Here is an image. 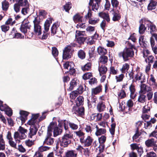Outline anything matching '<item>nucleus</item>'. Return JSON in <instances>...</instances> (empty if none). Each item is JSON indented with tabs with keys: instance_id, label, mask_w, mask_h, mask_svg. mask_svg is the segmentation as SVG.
Wrapping results in <instances>:
<instances>
[{
	"instance_id": "nucleus-1",
	"label": "nucleus",
	"mask_w": 157,
	"mask_h": 157,
	"mask_svg": "<svg viewBox=\"0 0 157 157\" xmlns=\"http://www.w3.org/2000/svg\"><path fill=\"white\" fill-rule=\"evenodd\" d=\"M66 122H64V128L65 132L60 140V145L63 147H67L71 142V139L73 138L72 132L69 129L66 125Z\"/></svg>"
},
{
	"instance_id": "nucleus-2",
	"label": "nucleus",
	"mask_w": 157,
	"mask_h": 157,
	"mask_svg": "<svg viewBox=\"0 0 157 157\" xmlns=\"http://www.w3.org/2000/svg\"><path fill=\"white\" fill-rule=\"evenodd\" d=\"M53 129V135L54 137L60 134L62 132V129L59 128L57 126L56 123L55 122L51 123L48 127L47 130L48 136H52Z\"/></svg>"
},
{
	"instance_id": "nucleus-3",
	"label": "nucleus",
	"mask_w": 157,
	"mask_h": 157,
	"mask_svg": "<svg viewBox=\"0 0 157 157\" xmlns=\"http://www.w3.org/2000/svg\"><path fill=\"white\" fill-rule=\"evenodd\" d=\"M134 54V51L131 48H126L123 52H119L118 54L120 57H123L124 61L128 60L129 58L133 57Z\"/></svg>"
},
{
	"instance_id": "nucleus-4",
	"label": "nucleus",
	"mask_w": 157,
	"mask_h": 157,
	"mask_svg": "<svg viewBox=\"0 0 157 157\" xmlns=\"http://www.w3.org/2000/svg\"><path fill=\"white\" fill-rule=\"evenodd\" d=\"M34 32L36 35L40 36L41 34V28L39 24L40 21L37 17H35L33 21Z\"/></svg>"
},
{
	"instance_id": "nucleus-5",
	"label": "nucleus",
	"mask_w": 157,
	"mask_h": 157,
	"mask_svg": "<svg viewBox=\"0 0 157 157\" xmlns=\"http://www.w3.org/2000/svg\"><path fill=\"white\" fill-rule=\"evenodd\" d=\"M72 47L68 45L63 50V59H68L71 57Z\"/></svg>"
},
{
	"instance_id": "nucleus-6",
	"label": "nucleus",
	"mask_w": 157,
	"mask_h": 157,
	"mask_svg": "<svg viewBox=\"0 0 157 157\" xmlns=\"http://www.w3.org/2000/svg\"><path fill=\"white\" fill-rule=\"evenodd\" d=\"M0 110L2 111H4L6 114L9 116H10L12 114L11 109L7 105L2 104V102L0 100Z\"/></svg>"
},
{
	"instance_id": "nucleus-7",
	"label": "nucleus",
	"mask_w": 157,
	"mask_h": 157,
	"mask_svg": "<svg viewBox=\"0 0 157 157\" xmlns=\"http://www.w3.org/2000/svg\"><path fill=\"white\" fill-rule=\"evenodd\" d=\"M145 78L144 75L141 72H138L135 75L134 79L132 80L133 82H136L138 81L141 83L145 82Z\"/></svg>"
},
{
	"instance_id": "nucleus-8",
	"label": "nucleus",
	"mask_w": 157,
	"mask_h": 157,
	"mask_svg": "<svg viewBox=\"0 0 157 157\" xmlns=\"http://www.w3.org/2000/svg\"><path fill=\"white\" fill-rule=\"evenodd\" d=\"M80 142L84 145L85 146H90L93 141V139L90 136H88L86 138L81 137L80 139Z\"/></svg>"
},
{
	"instance_id": "nucleus-9",
	"label": "nucleus",
	"mask_w": 157,
	"mask_h": 157,
	"mask_svg": "<svg viewBox=\"0 0 157 157\" xmlns=\"http://www.w3.org/2000/svg\"><path fill=\"white\" fill-rule=\"evenodd\" d=\"M157 35L156 34H152L150 38V42L152 49L154 52L156 54L157 53V48L155 45V42H157Z\"/></svg>"
},
{
	"instance_id": "nucleus-10",
	"label": "nucleus",
	"mask_w": 157,
	"mask_h": 157,
	"mask_svg": "<svg viewBox=\"0 0 157 157\" xmlns=\"http://www.w3.org/2000/svg\"><path fill=\"white\" fill-rule=\"evenodd\" d=\"M31 25L28 21H24L20 27V30L25 34L27 32V29H30Z\"/></svg>"
},
{
	"instance_id": "nucleus-11",
	"label": "nucleus",
	"mask_w": 157,
	"mask_h": 157,
	"mask_svg": "<svg viewBox=\"0 0 157 157\" xmlns=\"http://www.w3.org/2000/svg\"><path fill=\"white\" fill-rule=\"evenodd\" d=\"M38 130L37 126H31L30 128L29 136L30 138H33V141H35L36 139V136L35 135Z\"/></svg>"
},
{
	"instance_id": "nucleus-12",
	"label": "nucleus",
	"mask_w": 157,
	"mask_h": 157,
	"mask_svg": "<svg viewBox=\"0 0 157 157\" xmlns=\"http://www.w3.org/2000/svg\"><path fill=\"white\" fill-rule=\"evenodd\" d=\"M140 25L139 27V33L140 34H143L145 32L146 29L147 27L145 25V24L147 25L148 22L147 21L142 20L140 21Z\"/></svg>"
},
{
	"instance_id": "nucleus-13",
	"label": "nucleus",
	"mask_w": 157,
	"mask_h": 157,
	"mask_svg": "<svg viewBox=\"0 0 157 157\" xmlns=\"http://www.w3.org/2000/svg\"><path fill=\"white\" fill-rule=\"evenodd\" d=\"M13 137L16 143H19L21 140L25 139L26 137L18 132H16L14 133Z\"/></svg>"
},
{
	"instance_id": "nucleus-14",
	"label": "nucleus",
	"mask_w": 157,
	"mask_h": 157,
	"mask_svg": "<svg viewBox=\"0 0 157 157\" xmlns=\"http://www.w3.org/2000/svg\"><path fill=\"white\" fill-rule=\"evenodd\" d=\"M20 117L18 119H20L21 121L22 124L24 123L26 120L27 119V116L29 114V113L24 111H20Z\"/></svg>"
},
{
	"instance_id": "nucleus-15",
	"label": "nucleus",
	"mask_w": 157,
	"mask_h": 157,
	"mask_svg": "<svg viewBox=\"0 0 157 157\" xmlns=\"http://www.w3.org/2000/svg\"><path fill=\"white\" fill-rule=\"evenodd\" d=\"M112 11H113V20L115 21H118L120 19L121 17L120 10Z\"/></svg>"
},
{
	"instance_id": "nucleus-16",
	"label": "nucleus",
	"mask_w": 157,
	"mask_h": 157,
	"mask_svg": "<svg viewBox=\"0 0 157 157\" xmlns=\"http://www.w3.org/2000/svg\"><path fill=\"white\" fill-rule=\"evenodd\" d=\"M156 143V140L153 138L148 139L145 142L146 145L147 147H152Z\"/></svg>"
},
{
	"instance_id": "nucleus-17",
	"label": "nucleus",
	"mask_w": 157,
	"mask_h": 157,
	"mask_svg": "<svg viewBox=\"0 0 157 157\" xmlns=\"http://www.w3.org/2000/svg\"><path fill=\"white\" fill-rule=\"evenodd\" d=\"M111 2L113 8L112 10H120V7L119 6V2L117 0H111Z\"/></svg>"
},
{
	"instance_id": "nucleus-18",
	"label": "nucleus",
	"mask_w": 157,
	"mask_h": 157,
	"mask_svg": "<svg viewBox=\"0 0 157 157\" xmlns=\"http://www.w3.org/2000/svg\"><path fill=\"white\" fill-rule=\"evenodd\" d=\"M51 136H48L45 139L44 141V144L47 145H52L53 143L54 139L51 137Z\"/></svg>"
},
{
	"instance_id": "nucleus-19",
	"label": "nucleus",
	"mask_w": 157,
	"mask_h": 157,
	"mask_svg": "<svg viewBox=\"0 0 157 157\" xmlns=\"http://www.w3.org/2000/svg\"><path fill=\"white\" fill-rule=\"evenodd\" d=\"M129 89L131 93L130 97L132 99H134L136 96L135 86L132 84L129 86Z\"/></svg>"
},
{
	"instance_id": "nucleus-20",
	"label": "nucleus",
	"mask_w": 157,
	"mask_h": 157,
	"mask_svg": "<svg viewBox=\"0 0 157 157\" xmlns=\"http://www.w3.org/2000/svg\"><path fill=\"white\" fill-rule=\"evenodd\" d=\"M52 19L50 18L45 21L44 24V30L45 32H47L49 30L50 25L52 23Z\"/></svg>"
},
{
	"instance_id": "nucleus-21",
	"label": "nucleus",
	"mask_w": 157,
	"mask_h": 157,
	"mask_svg": "<svg viewBox=\"0 0 157 157\" xmlns=\"http://www.w3.org/2000/svg\"><path fill=\"white\" fill-rule=\"evenodd\" d=\"M157 2L154 0H151L147 6V9L148 10H152L155 9L157 5Z\"/></svg>"
},
{
	"instance_id": "nucleus-22",
	"label": "nucleus",
	"mask_w": 157,
	"mask_h": 157,
	"mask_svg": "<svg viewBox=\"0 0 157 157\" xmlns=\"http://www.w3.org/2000/svg\"><path fill=\"white\" fill-rule=\"evenodd\" d=\"M106 108L105 103L101 101L99 102L97 105V109L99 112H101L104 111Z\"/></svg>"
},
{
	"instance_id": "nucleus-23",
	"label": "nucleus",
	"mask_w": 157,
	"mask_h": 157,
	"mask_svg": "<svg viewBox=\"0 0 157 157\" xmlns=\"http://www.w3.org/2000/svg\"><path fill=\"white\" fill-rule=\"evenodd\" d=\"M151 90V88L144 84H141L140 85V91L143 94H145L147 92Z\"/></svg>"
},
{
	"instance_id": "nucleus-24",
	"label": "nucleus",
	"mask_w": 157,
	"mask_h": 157,
	"mask_svg": "<svg viewBox=\"0 0 157 157\" xmlns=\"http://www.w3.org/2000/svg\"><path fill=\"white\" fill-rule=\"evenodd\" d=\"M78 81L76 78H74L71 82L70 86L67 90L69 91L72 90L74 87L76 86Z\"/></svg>"
},
{
	"instance_id": "nucleus-25",
	"label": "nucleus",
	"mask_w": 157,
	"mask_h": 157,
	"mask_svg": "<svg viewBox=\"0 0 157 157\" xmlns=\"http://www.w3.org/2000/svg\"><path fill=\"white\" fill-rule=\"evenodd\" d=\"M59 25L58 22L54 23L51 28V33L53 35L55 34L59 29Z\"/></svg>"
},
{
	"instance_id": "nucleus-26",
	"label": "nucleus",
	"mask_w": 157,
	"mask_h": 157,
	"mask_svg": "<svg viewBox=\"0 0 157 157\" xmlns=\"http://www.w3.org/2000/svg\"><path fill=\"white\" fill-rule=\"evenodd\" d=\"M73 20L75 22H84L83 17L78 14H77L73 17Z\"/></svg>"
},
{
	"instance_id": "nucleus-27",
	"label": "nucleus",
	"mask_w": 157,
	"mask_h": 157,
	"mask_svg": "<svg viewBox=\"0 0 157 157\" xmlns=\"http://www.w3.org/2000/svg\"><path fill=\"white\" fill-rule=\"evenodd\" d=\"M99 17L105 19L106 21L109 22L110 21V18L109 14L105 12H101L98 13Z\"/></svg>"
},
{
	"instance_id": "nucleus-28",
	"label": "nucleus",
	"mask_w": 157,
	"mask_h": 157,
	"mask_svg": "<svg viewBox=\"0 0 157 157\" xmlns=\"http://www.w3.org/2000/svg\"><path fill=\"white\" fill-rule=\"evenodd\" d=\"M95 128H96V131L95 132L96 136L101 135L105 134L106 132V130L105 128H99L97 125H95Z\"/></svg>"
},
{
	"instance_id": "nucleus-29",
	"label": "nucleus",
	"mask_w": 157,
	"mask_h": 157,
	"mask_svg": "<svg viewBox=\"0 0 157 157\" xmlns=\"http://www.w3.org/2000/svg\"><path fill=\"white\" fill-rule=\"evenodd\" d=\"M65 121H66V125L67 126V124L68 123V125L73 130H77L78 128V125L71 122H68L67 121L65 120L64 122H64Z\"/></svg>"
},
{
	"instance_id": "nucleus-30",
	"label": "nucleus",
	"mask_w": 157,
	"mask_h": 157,
	"mask_svg": "<svg viewBox=\"0 0 157 157\" xmlns=\"http://www.w3.org/2000/svg\"><path fill=\"white\" fill-rule=\"evenodd\" d=\"M102 90L101 86H99L95 88H93L92 89L91 93L92 95H95L100 93Z\"/></svg>"
},
{
	"instance_id": "nucleus-31",
	"label": "nucleus",
	"mask_w": 157,
	"mask_h": 157,
	"mask_svg": "<svg viewBox=\"0 0 157 157\" xmlns=\"http://www.w3.org/2000/svg\"><path fill=\"white\" fill-rule=\"evenodd\" d=\"M8 0H5L2 3V8L3 10L7 11L9 7V3L7 1Z\"/></svg>"
},
{
	"instance_id": "nucleus-32",
	"label": "nucleus",
	"mask_w": 157,
	"mask_h": 157,
	"mask_svg": "<svg viewBox=\"0 0 157 157\" xmlns=\"http://www.w3.org/2000/svg\"><path fill=\"white\" fill-rule=\"evenodd\" d=\"M147 100V97L143 94H140L138 97V101L140 103H144Z\"/></svg>"
},
{
	"instance_id": "nucleus-33",
	"label": "nucleus",
	"mask_w": 157,
	"mask_h": 157,
	"mask_svg": "<svg viewBox=\"0 0 157 157\" xmlns=\"http://www.w3.org/2000/svg\"><path fill=\"white\" fill-rule=\"evenodd\" d=\"M97 51L99 55L102 56L105 55L107 52V50L101 47L98 48Z\"/></svg>"
},
{
	"instance_id": "nucleus-34",
	"label": "nucleus",
	"mask_w": 157,
	"mask_h": 157,
	"mask_svg": "<svg viewBox=\"0 0 157 157\" xmlns=\"http://www.w3.org/2000/svg\"><path fill=\"white\" fill-rule=\"evenodd\" d=\"M84 99L83 97L79 96L76 99V103L77 106H79L83 104Z\"/></svg>"
},
{
	"instance_id": "nucleus-35",
	"label": "nucleus",
	"mask_w": 157,
	"mask_h": 157,
	"mask_svg": "<svg viewBox=\"0 0 157 157\" xmlns=\"http://www.w3.org/2000/svg\"><path fill=\"white\" fill-rule=\"evenodd\" d=\"M95 128V126L91 124L86 125L85 130L86 132L91 133L92 131Z\"/></svg>"
},
{
	"instance_id": "nucleus-36",
	"label": "nucleus",
	"mask_w": 157,
	"mask_h": 157,
	"mask_svg": "<svg viewBox=\"0 0 157 157\" xmlns=\"http://www.w3.org/2000/svg\"><path fill=\"white\" fill-rule=\"evenodd\" d=\"M98 70L100 75L102 76V75L106 73L107 69L105 66L102 65L101 66L99 67Z\"/></svg>"
},
{
	"instance_id": "nucleus-37",
	"label": "nucleus",
	"mask_w": 157,
	"mask_h": 157,
	"mask_svg": "<svg viewBox=\"0 0 157 157\" xmlns=\"http://www.w3.org/2000/svg\"><path fill=\"white\" fill-rule=\"evenodd\" d=\"M5 146V142L3 138L2 135L0 134V150H4Z\"/></svg>"
},
{
	"instance_id": "nucleus-38",
	"label": "nucleus",
	"mask_w": 157,
	"mask_h": 157,
	"mask_svg": "<svg viewBox=\"0 0 157 157\" xmlns=\"http://www.w3.org/2000/svg\"><path fill=\"white\" fill-rule=\"evenodd\" d=\"M74 65L73 62H67L64 64V67L65 69L69 70V68H73Z\"/></svg>"
},
{
	"instance_id": "nucleus-39",
	"label": "nucleus",
	"mask_w": 157,
	"mask_h": 157,
	"mask_svg": "<svg viewBox=\"0 0 157 157\" xmlns=\"http://www.w3.org/2000/svg\"><path fill=\"white\" fill-rule=\"evenodd\" d=\"M91 67V64L90 63H88L85 64L84 66L81 67L82 71H86L90 70Z\"/></svg>"
},
{
	"instance_id": "nucleus-40",
	"label": "nucleus",
	"mask_w": 157,
	"mask_h": 157,
	"mask_svg": "<svg viewBox=\"0 0 157 157\" xmlns=\"http://www.w3.org/2000/svg\"><path fill=\"white\" fill-rule=\"evenodd\" d=\"M93 3V4L92 7V10H97L99 8V5H100L94 2L93 0H90L89 3V5L91 6Z\"/></svg>"
},
{
	"instance_id": "nucleus-41",
	"label": "nucleus",
	"mask_w": 157,
	"mask_h": 157,
	"mask_svg": "<svg viewBox=\"0 0 157 157\" xmlns=\"http://www.w3.org/2000/svg\"><path fill=\"white\" fill-rule=\"evenodd\" d=\"M145 36H141L140 37L139 39V42L140 45L143 47H145L146 39L144 38Z\"/></svg>"
},
{
	"instance_id": "nucleus-42",
	"label": "nucleus",
	"mask_w": 157,
	"mask_h": 157,
	"mask_svg": "<svg viewBox=\"0 0 157 157\" xmlns=\"http://www.w3.org/2000/svg\"><path fill=\"white\" fill-rule=\"evenodd\" d=\"M86 33L89 35L95 32V28L94 27L92 26H88L86 29Z\"/></svg>"
},
{
	"instance_id": "nucleus-43",
	"label": "nucleus",
	"mask_w": 157,
	"mask_h": 157,
	"mask_svg": "<svg viewBox=\"0 0 157 157\" xmlns=\"http://www.w3.org/2000/svg\"><path fill=\"white\" fill-rule=\"evenodd\" d=\"M129 68V66L128 63H125L123 64L122 68L121 69V71L122 73H125L127 71Z\"/></svg>"
},
{
	"instance_id": "nucleus-44",
	"label": "nucleus",
	"mask_w": 157,
	"mask_h": 157,
	"mask_svg": "<svg viewBox=\"0 0 157 157\" xmlns=\"http://www.w3.org/2000/svg\"><path fill=\"white\" fill-rule=\"evenodd\" d=\"M18 3L22 7H25L29 6L28 2L27 0H19Z\"/></svg>"
},
{
	"instance_id": "nucleus-45",
	"label": "nucleus",
	"mask_w": 157,
	"mask_h": 157,
	"mask_svg": "<svg viewBox=\"0 0 157 157\" xmlns=\"http://www.w3.org/2000/svg\"><path fill=\"white\" fill-rule=\"evenodd\" d=\"M78 55L79 58L82 59L85 58L86 54L83 50H80L78 52Z\"/></svg>"
},
{
	"instance_id": "nucleus-46",
	"label": "nucleus",
	"mask_w": 157,
	"mask_h": 157,
	"mask_svg": "<svg viewBox=\"0 0 157 157\" xmlns=\"http://www.w3.org/2000/svg\"><path fill=\"white\" fill-rule=\"evenodd\" d=\"M77 154L73 151H68L66 154V157H76Z\"/></svg>"
},
{
	"instance_id": "nucleus-47",
	"label": "nucleus",
	"mask_w": 157,
	"mask_h": 157,
	"mask_svg": "<svg viewBox=\"0 0 157 157\" xmlns=\"http://www.w3.org/2000/svg\"><path fill=\"white\" fill-rule=\"evenodd\" d=\"M27 129L21 126H20L17 132H18L21 134L23 135H24V136L26 137V134L27 133Z\"/></svg>"
},
{
	"instance_id": "nucleus-48",
	"label": "nucleus",
	"mask_w": 157,
	"mask_h": 157,
	"mask_svg": "<svg viewBox=\"0 0 157 157\" xmlns=\"http://www.w3.org/2000/svg\"><path fill=\"white\" fill-rule=\"evenodd\" d=\"M27 124L29 125H31V126H37V121L36 120L32 118L28 121L27 122Z\"/></svg>"
},
{
	"instance_id": "nucleus-49",
	"label": "nucleus",
	"mask_w": 157,
	"mask_h": 157,
	"mask_svg": "<svg viewBox=\"0 0 157 157\" xmlns=\"http://www.w3.org/2000/svg\"><path fill=\"white\" fill-rule=\"evenodd\" d=\"M147 57H145V61L146 63H153V59L154 57L152 55L149 56Z\"/></svg>"
},
{
	"instance_id": "nucleus-50",
	"label": "nucleus",
	"mask_w": 157,
	"mask_h": 157,
	"mask_svg": "<svg viewBox=\"0 0 157 157\" xmlns=\"http://www.w3.org/2000/svg\"><path fill=\"white\" fill-rule=\"evenodd\" d=\"M124 77V75L123 74L115 76V79L117 82H120L122 81Z\"/></svg>"
},
{
	"instance_id": "nucleus-51",
	"label": "nucleus",
	"mask_w": 157,
	"mask_h": 157,
	"mask_svg": "<svg viewBox=\"0 0 157 157\" xmlns=\"http://www.w3.org/2000/svg\"><path fill=\"white\" fill-rule=\"evenodd\" d=\"M151 105L150 104H147L145 105L143 108V112L144 113H148L150 110Z\"/></svg>"
},
{
	"instance_id": "nucleus-52",
	"label": "nucleus",
	"mask_w": 157,
	"mask_h": 157,
	"mask_svg": "<svg viewBox=\"0 0 157 157\" xmlns=\"http://www.w3.org/2000/svg\"><path fill=\"white\" fill-rule=\"evenodd\" d=\"M99 36L98 34H97L96 33V32L94 34L93 36H91V40H89V42L90 43V44H92L94 43V40H93L94 39H97Z\"/></svg>"
},
{
	"instance_id": "nucleus-53",
	"label": "nucleus",
	"mask_w": 157,
	"mask_h": 157,
	"mask_svg": "<svg viewBox=\"0 0 157 157\" xmlns=\"http://www.w3.org/2000/svg\"><path fill=\"white\" fill-rule=\"evenodd\" d=\"M21 6L18 3H15L14 5L13 9L15 11L16 13L19 12L21 9Z\"/></svg>"
},
{
	"instance_id": "nucleus-54",
	"label": "nucleus",
	"mask_w": 157,
	"mask_h": 157,
	"mask_svg": "<svg viewBox=\"0 0 157 157\" xmlns=\"http://www.w3.org/2000/svg\"><path fill=\"white\" fill-rule=\"evenodd\" d=\"M107 57L104 56H101L99 58V61L100 63L103 64L106 63L107 62Z\"/></svg>"
},
{
	"instance_id": "nucleus-55",
	"label": "nucleus",
	"mask_w": 157,
	"mask_h": 157,
	"mask_svg": "<svg viewBox=\"0 0 157 157\" xmlns=\"http://www.w3.org/2000/svg\"><path fill=\"white\" fill-rule=\"evenodd\" d=\"M77 90H75L72 92L70 94V97L72 99H75L79 94Z\"/></svg>"
},
{
	"instance_id": "nucleus-56",
	"label": "nucleus",
	"mask_w": 157,
	"mask_h": 157,
	"mask_svg": "<svg viewBox=\"0 0 157 157\" xmlns=\"http://www.w3.org/2000/svg\"><path fill=\"white\" fill-rule=\"evenodd\" d=\"M29 10V6L22 8L21 11V13L24 15H25L28 13Z\"/></svg>"
},
{
	"instance_id": "nucleus-57",
	"label": "nucleus",
	"mask_w": 157,
	"mask_h": 157,
	"mask_svg": "<svg viewBox=\"0 0 157 157\" xmlns=\"http://www.w3.org/2000/svg\"><path fill=\"white\" fill-rule=\"evenodd\" d=\"M77 113L80 116L83 115L84 113V109L83 107H81L78 108L76 111Z\"/></svg>"
},
{
	"instance_id": "nucleus-58",
	"label": "nucleus",
	"mask_w": 157,
	"mask_h": 157,
	"mask_svg": "<svg viewBox=\"0 0 157 157\" xmlns=\"http://www.w3.org/2000/svg\"><path fill=\"white\" fill-rule=\"evenodd\" d=\"M150 24L149 25V26H148V27L149 29H150V32L151 33L152 35V34H154V33H153V32H154L156 30V27L155 26L153 25L151 23H150Z\"/></svg>"
},
{
	"instance_id": "nucleus-59",
	"label": "nucleus",
	"mask_w": 157,
	"mask_h": 157,
	"mask_svg": "<svg viewBox=\"0 0 157 157\" xmlns=\"http://www.w3.org/2000/svg\"><path fill=\"white\" fill-rule=\"evenodd\" d=\"M85 31L76 30L75 32L76 37H79L81 36H85Z\"/></svg>"
},
{
	"instance_id": "nucleus-60",
	"label": "nucleus",
	"mask_w": 157,
	"mask_h": 157,
	"mask_svg": "<svg viewBox=\"0 0 157 157\" xmlns=\"http://www.w3.org/2000/svg\"><path fill=\"white\" fill-rule=\"evenodd\" d=\"M64 9L66 12H68L71 7V4L68 2L64 6Z\"/></svg>"
},
{
	"instance_id": "nucleus-61",
	"label": "nucleus",
	"mask_w": 157,
	"mask_h": 157,
	"mask_svg": "<svg viewBox=\"0 0 157 157\" xmlns=\"http://www.w3.org/2000/svg\"><path fill=\"white\" fill-rule=\"evenodd\" d=\"M116 126L115 123H113L111 124V127L109 129V132L111 135H113L114 134L115 128Z\"/></svg>"
},
{
	"instance_id": "nucleus-62",
	"label": "nucleus",
	"mask_w": 157,
	"mask_h": 157,
	"mask_svg": "<svg viewBox=\"0 0 157 157\" xmlns=\"http://www.w3.org/2000/svg\"><path fill=\"white\" fill-rule=\"evenodd\" d=\"M76 41L79 44H82L85 41V39L84 37L82 36H79L76 37Z\"/></svg>"
},
{
	"instance_id": "nucleus-63",
	"label": "nucleus",
	"mask_w": 157,
	"mask_h": 157,
	"mask_svg": "<svg viewBox=\"0 0 157 157\" xmlns=\"http://www.w3.org/2000/svg\"><path fill=\"white\" fill-rule=\"evenodd\" d=\"M76 135L79 137H81L84 136L85 134L81 130L74 132Z\"/></svg>"
},
{
	"instance_id": "nucleus-64",
	"label": "nucleus",
	"mask_w": 157,
	"mask_h": 157,
	"mask_svg": "<svg viewBox=\"0 0 157 157\" xmlns=\"http://www.w3.org/2000/svg\"><path fill=\"white\" fill-rule=\"evenodd\" d=\"M92 74L91 73H85L82 76L84 80L89 79L92 76Z\"/></svg>"
}]
</instances>
